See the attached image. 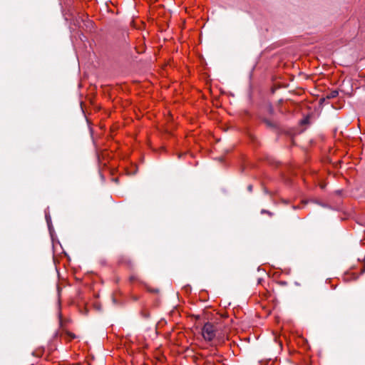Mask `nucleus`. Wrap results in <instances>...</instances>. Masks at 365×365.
<instances>
[{"label": "nucleus", "mask_w": 365, "mask_h": 365, "mask_svg": "<svg viewBox=\"0 0 365 365\" xmlns=\"http://www.w3.org/2000/svg\"><path fill=\"white\" fill-rule=\"evenodd\" d=\"M261 213L262 214L267 213V214H268L269 217H272V212H270L269 211H267L265 210H262Z\"/></svg>", "instance_id": "obj_6"}, {"label": "nucleus", "mask_w": 365, "mask_h": 365, "mask_svg": "<svg viewBox=\"0 0 365 365\" xmlns=\"http://www.w3.org/2000/svg\"><path fill=\"white\" fill-rule=\"evenodd\" d=\"M262 121L263 123L265 124V125L270 128V129H273L274 128V124L272 123V121L271 120H269L267 119V118H262Z\"/></svg>", "instance_id": "obj_3"}, {"label": "nucleus", "mask_w": 365, "mask_h": 365, "mask_svg": "<svg viewBox=\"0 0 365 365\" xmlns=\"http://www.w3.org/2000/svg\"><path fill=\"white\" fill-rule=\"evenodd\" d=\"M247 189L249 191H252V186L251 185H250L248 187H247Z\"/></svg>", "instance_id": "obj_10"}, {"label": "nucleus", "mask_w": 365, "mask_h": 365, "mask_svg": "<svg viewBox=\"0 0 365 365\" xmlns=\"http://www.w3.org/2000/svg\"><path fill=\"white\" fill-rule=\"evenodd\" d=\"M148 291L150 292H153V293H158V289H148Z\"/></svg>", "instance_id": "obj_8"}, {"label": "nucleus", "mask_w": 365, "mask_h": 365, "mask_svg": "<svg viewBox=\"0 0 365 365\" xmlns=\"http://www.w3.org/2000/svg\"><path fill=\"white\" fill-rule=\"evenodd\" d=\"M271 91H272V92H274V87L271 88Z\"/></svg>", "instance_id": "obj_12"}, {"label": "nucleus", "mask_w": 365, "mask_h": 365, "mask_svg": "<svg viewBox=\"0 0 365 365\" xmlns=\"http://www.w3.org/2000/svg\"><path fill=\"white\" fill-rule=\"evenodd\" d=\"M216 330L215 326L213 324L210 322L205 323L202 329L204 339L207 341L212 340L216 336Z\"/></svg>", "instance_id": "obj_1"}, {"label": "nucleus", "mask_w": 365, "mask_h": 365, "mask_svg": "<svg viewBox=\"0 0 365 365\" xmlns=\"http://www.w3.org/2000/svg\"><path fill=\"white\" fill-rule=\"evenodd\" d=\"M70 335L73 339L76 338V336L73 334H71Z\"/></svg>", "instance_id": "obj_11"}, {"label": "nucleus", "mask_w": 365, "mask_h": 365, "mask_svg": "<svg viewBox=\"0 0 365 365\" xmlns=\"http://www.w3.org/2000/svg\"><path fill=\"white\" fill-rule=\"evenodd\" d=\"M60 324H61V326H62V322H61V320H60Z\"/></svg>", "instance_id": "obj_13"}, {"label": "nucleus", "mask_w": 365, "mask_h": 365, "mask_svg": "<svg viewBox=\"0 0 365 365\" xmlns=\"http://www.w3.org/2000/svg\"><path fill=\"white\" fill-rule=\"evenodd\" d=\"M141 316L145 319H148L150 317V314L148 312L142 310L141 311Z\"/></svg>", "instance_id": "obj_4"}, {"label": "nucleus", "mask_w": 365, "mask_h": 365, "mask_svg": "<svg viewBox=\"0 0 365 365\" xmlns=\"http://www.w3.org/2000/svg\"><path fill=\"white\" fill-rule=\"evenodd\" d=\"M269 112L270 113H272V106H271V105H269Z\"/></svg>", "instance_id": "obj_9"}, {"label": "nucleus", "mask_w": 365, "mask_h": 365, "mask_svg": "<svg viewBox=\"0 0 365 365\" xmlns=\"http://www.w3.org/2000/svg\"><path fill=\"white\" fill-rule=\"evenodd\" d=\"M327 100L325 96L319 99V103H323L325 102V101Z\"/></svg>", "instance_id": "obj_7"}, {"label": "nucleus", "mask_w": 365, "mask_h": 365, "mask_svg": "<svg viewBox=\"0 0 365 365\" xmlns=\"http://www.w3.org/2000/svg\"><path fill=\"white\" fill-rule=\"evenodd\" d=\"M274 341H275V344H277V346H279V348L281 349L282 347V343L280 340H278L277 339V334L275 333V339H274Z\"/></svg>", "instance_id": "obj_5"}, {"label": "nucleus", "mask_w": 365, "mask_h": 365, "mask_svg": "<svg viewBox=\"0 0 365 365\" xmlns=\"http://www.w3.org/2000/svg\"><path fill=\"white\" fill-rule=\"evenodd\" d=\"M339 91L337 90H333L327 93L324 96L327 100L335 98L338 96Z\"/></svg>", "instance_id": "obj_2"}]
</instances>
